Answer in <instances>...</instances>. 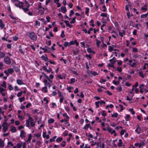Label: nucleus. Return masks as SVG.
Returning a JSON list of instances; mask_svg holds the SVG:
<instances>
[{
	"label": "nucleus",
	"instance_id": "f257e3e1",
	"mask_svg": "<svg viewBox=\"0 0 148 148\" xmlns=\"http://www.w3.org/2000/svg\"><path fill=\"white\" fill-rule=\"evenodd\" d=\"M27 35L29 36L31 40H37V36L33 32H32L30 33H27Z\"/></svg>",
	"mask_w": 148,
	"mask_h": 148
},
{
	"label": "nucleus",
	"instance_id": "f03ea898",
	"mask_svg": "<svg viewBox=\"0 0 148 148\" xmlns=\"http://www.w3.org/2000/svg\"><path fill=\"white\" fill-rule=\"evenodd\" d=\"M4 61L5 62L8 64H10L11 63V60L10 58L8 56L5 57L4 58Z\"/></svg>",
	"mask_w": 148,
	"mask_h": 148
},
{
	"label": "nucleus",
	"instance_id": "7ed1b4c3",
	"mask_svg": "<svg viewBox=\"0 0 148 148\" xmlns=\"http://www.w3.org/2000/svg\"><path fill=\"white\" fill-rule=\"evenodd\" d=\"M2 126L3 127V131L5 132L8 129V123H6V121L2 124Z\"/></svg>",
	"mask_w": 148,
	"mask_h": 148
},
{
	"label": "nucleus",
	"instance_id": "20e7f679",
	"mask_svg": "<svg viewBox=\"0 0 148 148\" xmlns=\"http://www.w3.org/2000/svg\"><path fill=\"white\" fill-rule=\"evenodd\" d=\"M107 130L110 133L112 134L115 133V131L114 130H113L112 128H110L109 127H107Z\"/></svg>",
	"mask_w": 148,
	"mask_h": 148
},
{
	"label": "nucleus",
	"instance_id": "39448f33",
	"mask_svg": "<svg viewBox=\"0 0 148 148\" xmlns=\"http://www.w3.org/2000/svg\"><path fill=\"white\" fill-rule=\"evenodd\" d=\"M25 133L24 130H21V134L20 135V137L22 138H23L25 137Z\"/></svg>",
	"mask_w": 148,
	"mask_h": 148
},
{
	"label": "nucleus",
	"instance_id": "423d86ee",
	"mask_svg": "<svg viewBox=\"0 0 148 148\" xmlns=\"http://www.w3.org/2000/svg\"><path fill=\"white\" fill-rule=\"evenodd\" d=\"M61 12L64 13L66 12V9L65 7L62 6L61 8Z\"/></svg>",
	"mask_w": 148,
	"mask_h": 148
},
{
	"label": "nucleus",
	"instance_id": "0eeeda50",
	"mask_svg": "<svg viewBox=\"0 0 148 148\" xmlns=\"http://www.w3.org/2000/svg\"><path fill=\"white\" fill-rule=\"evenodd\" d=\"M64 22L65 23L66 25L67 26L71 28L72 27V26L69 23V22L67 20H64Z\"/></svg>",
	"mask_w": 148,
	"mask_h": 148
},
{
	"label": "nucleus",
	"instance_id": "6e6552de",
	"mask_svg": "<svg viewBox=\"0 0 148 148\" xmlns=\"http://www.w3.org/2000/svg\"><path fill=\"white\" fill-rule=\"evenodd\" d=\"M43 137L44 138H46L47 139H48L49 138V135H47L46 133L45 132H43Z\"/></svg>",
	"mask_w": 148,
	"mask_h": 148
},
{
	"label": "nucleus",
	"instance_id": "1a4fd4ad",
	"mask_svg": "<svg viewBox=\"0 0 148 148\" xmlns=\"http://www.w3.org/2000/svg\"><path fill=\"white\" fill-rule=\"evenodd\" d=\"M11 127L10 130L12 132H15L16 131V129L15 127L11 126Z\"/></svg>",
	"mask_w": 148,
	"mask_h": 148
},
{
	"label": "nucleus",
	"instance_id": "9d476101",
	"mask_svg": "<svg viewBox=\"0 0 148 148\" xmlns=\"http://www.w3.org/2000/svg\"><path fill=\"white\" fill-rule=\"evenodd\" d=\"M16 82L19 85L24 84V83H23L22 81L20 79L17 80Z\"/></svg>",
	"mask_w": 148,
	"mask_h": 148
},
{
	"label": "nucleus",
	"instance_id": "9b49d317",
	"mask_svg": "<svg viewBox=\"0 0 148 148\" xmlns=\"http://www.w3.org/2000/svg\"><path fill=\"white\" fill-rule=\"evenodd\" d=\"M4 145V143L1 139H0V147H3Z\"/></svg>",
	"mask_w": 148,
	"mask_h": 148
},
{
	"label": "nucleus",
	"instance_id": "f8f14e48",
	"mask_svg": "<svg viewBox=\"0 0 148 148\" xmlns=\"http://www.w3.org/2000/svg\"><path fill=\"white\" fill-rule=\"evenodd\" d=\"M46 57L45 56H44L42 55L41 57V58L43 60H44L45 61H46L48 60V58L47 57V55H45Z\"/></svg>",
	"mask_w": 148,
	"mask_h": 148
},
{
	"label": "nucleus",
	"instance_id": "ddd939ff",
	"mask_svg": "<svg viewBox=\"0 0 148 148\" xmlns=\"http://www.w3.org/2000/svg\"><path fill=\"white\" fill-rule=\"evenodd\" d=\"M5 26L4 24L2 22V21L1 19H0V27L3 29Z\"/></svg>",
	"mask_w": 148,
	"mask_h": 148
},
{
	"label": "nucleus",
	"instance_id": "4468645a",
	"mask_svg": "<svg viewBox=\"0 0 148 148\" xmlns=\"http://www.w3.org/2000/svg\"><path fill=\"white\" fill-rule=\"evenodd\" d=\"M24 1L25 4V6L26 7H27V8H29L30 5L29 2L26 0H25Z\"/></svg>",
	"mask_w": 148,
	"mask_h": 148
},
{
	"label": "nucleus",
	"instance_id": "2eb2a0df",
	"mask_svg": "<svg viewBox=\"0 0 148 148\" xmlns=\"http://www.w3.org/2000/svg\"><path fill=\"white\" fill-rule=\"evenodd\" d=\"M59 1V0H54V2L55 3H56V4L57 5V7L59 8L61 6V4L60 3L58 2Z\"/></svg>",
	"mask_w": 148,
	"mask_h": 148
},
{
	"label": "nucleus",
	"instance_id": "dca6fc26",
	"mask_svg": "<svg viewBox=\"0 0 148 148\" xmlns=\"http://www.w3.org/2000/svg\"><path fill=\"white\" fill-rule=\"evenodd\" d=\"M22 9L25 12H26L29 11V8H27V7L23 8Z\"/></svg>",
	"mask_w": 148,
	"mask_h": 148
},
{
	"label": "nucleus",
	"instance_id": "f3484780",
	"mask_svg": "<svg viewBox=\"0 0 148 148\" xmlns=\"http://www.w3.org/2000/svg\"><path fill=\"white\" fill-rule=\"evenodd\" d=\"M5 56V54L3 52H0V58L4 57Z\"/></svg>",
	"mask_w": 148,
	"mask_h": 148
},
{
	"label": "nucleus",
	"instance_id": "a211bd4d",
	"mask_svg": "<svg viewBox=\"0 0 148 148\" xmlns=\"http://www.w3.org/2000/svg\"><path fill=\"white\" fill-rule=\"evenodd\" d=\"M140 128L139 125L138 124L137 125V127L136 129L135 130V132L137 133L138 134H140V132L138 131V129Z\"/></svg>",
	"mask_w": 148,
	"mask_h": 148
},
{
	"label": "nucleus",
	"instance_id": "6ab92c4d",
	"mask_svg": "<svg viewBox=\"0 0 148 148\" xmlns=\"http://www.w3.org/2000/svg\"><path fill=\"white\" fill-rule=\"evenodd\" d=\"M87 51L89 53H95V52L92 51L90 48L89 47L87 49Z\"/></svg>",
	"mask_w": 148,
	"mask_h": 148
},
{
	"label": "nucleus",
	"instance_id": "aec40b11",
	"mask_svg": "<svg viewBox=\"0 0 148 148\" xmlns=\"http://www.w3.org/2000/svg\"><path fill=\"white\" fill-rule=\"evenodd\" d=\"M119 34L120 36L122 37H123V35L125 34V32L123 30L122 32H121L120 31L119 32Z\"/></svg>",
	"mask_w": 148,
	"mask_h": 148
},
{
	"label": "nucleus",
	"instance_id": "412c9836",
	"mask_svg": "<svg viewBox=\"0 0 148 148\" xmlns=\"http://www.w3.org/2000/svg\"><path fill=\"white\" fill-rule=\"evenodd\" d=\"M63 139L62 137H58L56 139V141L57 142H61Z\"/></svg>",
	"mask_w": 148,
	"mask_h": 148
},
{
	"label": "nucleus",
	"instance_id": "4be33fe9",
	"mask_svg": "<svg viewBox=\"0 0 148 148\" xmlns=\"http://www.w3.org/2000/svg\"><path fill=\"white\" fill-rule=\"evenodd\" d=\"M145 145V143L143 141H141L139 144V148H140L142 146H144Z\"/></svg>",
	"mask_w": 148,
	"mask_h": 148
},
{
	"label": "nucleus",
	"instance_id": "5701e85b",
	"mask_svg": "<svg viewBox=\"0 0 148 148\" xmlns=\"http://www.w3.org/2000/svg\"><path fill=\"white\" fill-rule=\"evenodd\" d=\"M118 115V114L117 113H114V114H112L111 117H114L115 118H116L117 117Z\"/></svg>",
	"mask_w": 148,
	"mask_h": 148
},
{
	"label": "nucleus",
	"instance_id": "b1692460",
	"mask_svg": "<svg viewBox=\"0 0 148 148\" xmlns=\"http://www.w3.org/2000/svg\"><path fill=\"white\" fill-rule=\"evenodd\" d=\"M54 121V120L53 119H50L48 120V122L49 123H53Z\"/></svg>",
	"mask_w": 148,
	"mask_h": 148
},
{
	"label": "nucleus",
	"instance_id": "393cba45",
	"mask_svg": "<svg viewBox=\"0 0 148 148\" xmlns=\"http://www.w3.org/2000/svg\"><path fill=\"white\" fill-rule=\"evenodd\" d=\"M26 126L27 127H29L30 126L29 120H27L26 122Z\"/></svg>",
	"mask_w": 148,
	"mask_h": 148
},
{
	"label": "nucleus",
	"instance_id": "a878e982",
	"mask_svg": "<svg viewBox=\"0 0 148 148\" xmlns=\"http://www.w3.org/2000/svg\"><path fill=\"white\" fill-rule=\"evenodd\" d=\"M133 95H133L130 98H129L128 96H127V97L126 100L127 101H131L133 99L132 97L133 96Z\"/></svg>",
	"mask_w": 148,
	"mask_h": 148
},
{
	"label": "nucleus",
	"instance_id": "bb28decb",
	"mask_svg": "<svg viewBox=\"0 0 148 148\" xmlns=\"http://www.w3.org/2000/svg\"><path fill=\"white\" fill-rule=\"evenodd\" d=\"M127 64L130 65L132 67L135 66L136 64L135 62H134L132 64H129V63H127Z\"/></svg>",
	"mask_w": 148,
	"mask_h": 148
},
{
	"label": "nucleus",
	"instance_id": "cd10ccee",
	"mask_svg": "<svg viewBox=\"0 0 148 148\" xmlns=\"http://www.w3.org/2000/svg\"><path fill=\"white\" fill-rule=\"evenodd\" d=\"M122 144V140L121 139H119V142L118 144V146L119 147L121 146Z\"/></svg>",
	"mask_w": 148,
	"mask_h": 148
},
{
	"label": "nucleus",
	"instance_id": "c85d7f7f",
	"mask_svg": "<svg viewBox=\"0 0 148 148\" xmlns=\"http://www.w3.org/2000/svg\"><path fill=\"white\" fill-rule=\"evenodd\" d=\"M1 85L3 87L5 88L6 87V83L5 82L3 81V84H1Z\"/></svg>",
	"mask_w": 148,
	"mask_h": 148
},
{
	"label": "nucleus",
	"instance_id": "c756f323",
	"mask_svg": "<svg viewBox=\"0 0 148 148\" xmlns=\"http://www.w3.org/2000/svg\"><path fill=\"white\" fill-rule=\"evenodd\" d=\"M139 75L142 78H143L144 77V76L141 71H140L139 72Z\"/></svg>",
	"mask_w": 148,
	"mask_h": 148
},
{
	"label": "nucleus",
	"instance_id": "7c9ffc66",
	"mask_svg": "<svg viewBox=\"0 0 148 148\" xmlns=\"http://www.w3.org/2000/svg\"><path fill=\"white\" fill-rule=\"evenodd\" d=\"M9 73H12L14 72V70L12 69H8Z\"/></svg>",
	"mask_w": 148,
	"mask_h": 148
},
{
	"label": "nucleus",
	"instance_id": "2f4dec72",
	"mask_svg": "<svg viewBox=\"0 0 148 148\" xmlns=\"http://www.w3.org/2000/svg\"><path fill=\"white\" fill-rule=\"evenodd\" d=\"M113 47H112L111 46H108V50L109 51L111 52L113 50Z\"/></svg>",
	"mask_w": 148,
	"mask_h": 148
},
{
	"label": "nucleus",
	"instance_id": "473e14b6",
	"mask_svg": "<svg viewBox=\"0 0 148 148\" xmlns=\"http://www.w3.org/2000/svg\"><path fill=\"white\" fill-rule=\"evenodd\" d=\"M130 116L129 114H127L126 116L125 120L126 121H128L130 120Z\"/></svg>",
	"mask_w": 148,
	"mask_h": 148
},
{
	"label": "nucleus",
	"instance_id": "72a5a7b5",
	"mask_svg": "<svg viewBox=\"0 0 148 148\" xmlns=\"http://www.w3.org/2000/svg\"><path fill=\"white\" fill-rule=\"evenodd\" d=\"M75 18H76V17H73L72 18V21H71L70 22V23H74L75 21Z\"/></svg>",
	"mask_w": 148,
	"mask_h": 148
},
{
	"label": "nucleus",
	"instance_id": "f704fd0d",
	"mask_svg": "<svg viewBox=\"0 0 148 148\" xmlns=\"http://www.w3.org/2000/svg\"><path fill=\"white\" fill-rule=\"evenodd\" d=\"M66 142L64 141H63L62 143H61V145L63 147H64L65 146Z\"/></svg>",
	"mask_w": 148,
	"mask_h": 148
},
{
	"label": "nucleus",
	"instance_id": "c9c22d12",
	"mask_svg": "<svg viewBox=\"0 0 148 148\" xmlns=\"http://www.w3.org/2000/svg\"><path fill=\"white\" fill-rule=\"evenodd\" d=\"M25 99V98L24 97H22L20 98H19V101L20 102H22L23 101H24Z\"/></svg>",
	"mask_w": 148,
	"mask_h": 148
},
{
	"label": "nucleus",
	"instance_id": "e433bc0d",
	"mask_svg": "<svg viewBox=\"0 0 148 148\" xmlns=\"http://www.w3.org/2000/svg\"><path fill=\"white\" fill-rule=\"evenodd\" d=\"M107 14L106 13H102L100 15L101 16L105 17H107Z\"/></svg>",
	"mask_w": 148,
	"mask_h": 148
},
{
	"label": "nucleus",
	"instance_id": "4c0bfd02",
	"mask_svg": "<svg viewBox=\"0 0 148 148\" xmlns=\"http://www.w3.org/2000/svg\"><path fill=\"white\" fill-rule=\"evenodd\" d=\"M101 113L102 114V115L104 116H105L106 115V114L105 113V111L104 110L101 112Z\"/></svg>",
	"mask_w": 148,
	"mask_h": 148
},
{
	"label": "nucleus",
	"instance_id": "58836bf2",
	"mask_svg": "<svg viewBox=\"0 0 148 148\" xmlns=\"http://www.w3.org/2000/svg\"><path fill=\"white\" fill-rule=\"evenodd\" d=\"M113 83L115 85H118L119 83V81H117L116 82L115 80H114L113 81Z\"/></svg>",
	"mask_w": 148,
	"mask_h": 148
},
{
	"label": "nucleus",
	"instance_id": "ea45409f",
	"mask_svg": "<svg viewBox=\"0 0 148 148\" xmlns=\"http://www.w3.org/2000/svg\"><path fill=\"white\" fill-rule=\"evenodd\" d=\"M129 110L132 112V114H135V112L134 111L133 109H129Z\"/></svg>",
	"mask_w": 148,
	"mask_h": 148
},
{
	"label": "nucleus",
	"instance_id": "a19ab883",
	"mask_svg": "<svg viewBox=\"0 0 148 148\" xmlns=\"http://www.w3.org/2000/svg\"><path fill=\"white\" fill-rule=\"evenodd\" d=\"M73 87H69L67 88V90H69V92H71V91L70 90L71 89H73Z\"/></svg>",
	"mask_w": 148,
	"mask_h": 148
},
{
	"label": "nucleus",
	"instance_id": "79ce46f5",
	"mask_svg": "<svg viewBox=\"0 0 148 148\" xmlns=\"http://www.w3.org/2000/svg\"><path fill=\"white\" fill-rule=\"evenodd\" d=\"M42 90H44L45 91V92H47V86H45L42 88Z\"/></svg>",
	"mask_w": 148,
	"mask_h": 148
},
{
	"label": "nucleus",
	"instance_id": "37998d69",
	"mask_svg": "<svg viewBox=\"0 0 148 148\" xmlns=\"http://www.w3.org/2000/svg\"><path fill=\"white\" fill-rule=\"evenodd\" d=\"M101 42L97 40H96V44L98 47L99 46V44L101 43Z\"/></svg>",
	"mask_w": 148,
	"mask_h": 148
},
{
	"label": "nucleus",
	"instance_id": "c03bdc74",
	"mask_svg": "<svg viewBox=\"0 0 148 148\" xmlns=\"http://www.w3.org/2000/svg\"><path fill=\"white\" fill-rule=\"evenodd\" d=\"M32 138V136L31 134H30L28 136V139L27 140V141L29 142L30 141Z\"/></svg>",
	"mask_w": 148,
	"mask_h": 148
},
{
	"label": "nucleus",
	"instance_id": "a18cd8bd",
	"mask_svg": "<svg viewBox=\"0 0 148 148\" xmlns=\"http://www.w3.org/2000/svg\"><path fill=\"white\" fill-rule=\"evenodd\" d=\"M86 11H85V14H86L87 16H88V12L89 11V9L88 8H86Z\"/></svg>",
	"mask_w": 148,
	"mask_h": 148
},
{
	"label": "nucleus",
	"instance_id": "49530a36",
	"mask_svg": "<svg viewBox=\"0 0 148 148\" xmlns=\"http://www.w3.org/2000/svg\"><path fill=\"white\" fill-rule=\"evenodd\" d=\"M125 132L126 131L125 130H122L120 132V134L121 135H122L124 134Z\"/></svg>",
	"mask_w": 148,
	"mask_h": 148
},
{
	"label": "nucleus",
	"instance_id": "de8ad7c7",
	"mask_svg": "<svg viewBox=\"0 0 148 148\" xmlns=\"http://www.w3.org/2000/svg\"><path fill=\"white\" fill-rule=\"evenodd\" d=\"M16 146L18 148H21L22 147V145L21 144L18 143H17Z\"/></svg>",
	"mask_w": 148,
	"mask_h": 148
},
{
	"label": "nucleus",
	"instance_id": "09e8293b",
	"mask_svg": "<svg viewBox=\"0 0 148 148\" xmlns=\"http://www.w3.org/2000/svg\"><path fill=\"white\" fill-rule=\"evenodd\" d=\"M90 123L88 124H86V125L87 126V128L88 129V127H89L90 129L91 130L92 129V127L90 126Z\"/></svg>",
	"mask_w": 148,
	"mask_h": 148
},
{
	"label": "nucleus",
	"instance_id": "8fccbe9b",
	"mask_svg": "<svg viewBox=\"0 0 148 148\" xmlns=\"http://www.w3.org/2000/svg\"><path fill=\"white\" fill-rule=\"evenodd\" d=\"M132 51L134 52H137L138 51V49L136 48H132Z\"/></svg>",
	"mask_w": 148,
	"mask_h": 148
},
{
	"label": "nucleus",
	"instance_id": "3c124183",
	"mask_svg": "<svg viewBox=\"0 0 148 148\" xmlns=\"http://www.w3.org/2000/svg\"><path fill=\"white\" fill-rule=\"evenodd\" d=\"M22 91H21L20 92L18 93L17 94V96L18 97H20L21 96L22 93Z\"/></svg>",
	"mask_w": 148,
	"mask_h": 148
},
{
	"label": "nucleus",
	"instance_id": "603ef678",
	"mask_svg": "<svg viewBox=\"0 0 148 148\" xmlns=\"http://www.w3.org/2000/svg\"><path fill=\"white\" fill-rule=\"evenodd\" d=\"M45 50H44V51L43 52L44 53H45V52H47V49H50L49 47H48L47 46H45Z\"/></svg>",
	"mask_w": 148,
	"mask_h": 148
},
{
	"label": "nucleus",
	"instance_id": "864d4df0",
	"mask_svg": "<svg viewBox=\"0 0 148 148\" xmlns=\"http://www.w3.org/2000/svg\"><path fill=\"white\" fill-rule=\"evenodd\" d=\"M106 79H101V80L99 81V82L101 83H102L103 82H106Z\"/></svg>",
	"mask_w": 148,
	"mask_h": 148
},
{
	"label": "nucleus",
	"instance_id": "5fc2aeb1",
	"mask_svg": "<svg viewBox=\"0 0 148 148\" xmlns=\"http://www.w3.org/2000/svg\"><path fill=\"white\" fill-rule=\"evenodd\" d=\"M29 119L28 120H29V121H34L33 119L31 117L30 115H28Z\"/></svg>",
	"mask_w": 148,
	"mask_h": 148
},
{
	"label": "nucleus",
	"instance_id": "6e6d98bb",
	"mask_svg": "<svg viewBox=\"0 0 148 148\" xmlns=\"http://www.w3.org/2000/svg\"><path fill=\"white\" fill-rule=\"evenodd\" d=\"M29 119L28 120H29V121H34L33 119L31 117L30 115H28Z\"/></svg>",
	"mask_w": 148,
	"mask_h": 148
},
{
	"label": "nucleus",
	"instance_id": "4d7b16f0",
	"mask_svg": "<svg viewBox=\"0 0 148 148\" xmlns=\"http://www.w3.org/2000/svg\"><path fill=\"white\" fill-rule=\"evenodd\" d=\"M75 80L74 78H72L71 79L70 83L71 84L73 83L74 82H75Z\"/></svg>",
	"mask_w": 148,
	"mask_h": 148
},
{
	"label": "nucleus",
	"instance_id": "13d9d810",
	"mask_svg": "<svg viewBox=\"0 0 148 148\" xmlns=\"http://www.w3.org/2000/svg\"><path fill=\"white\" fill-rule=\"evenodd\" d=\"M117 70L119 72H121L122 71V68L121 67H118L117 68Z\"/></svg>",
	"mask_w": 148,
	"mask_h": 148
},
{
	"label": "nucleus",
	"instance_id": "bf43d9fd",
	"mask_svg": "<svg viewBox=\"0 0 148 148\" xmlns=\"http://www.w3.org/2000/svg\"><path fill=\"white\" fill-rule=\"evenodd\" d=\"M61 37L62 38H64L65 37V34H64V31H62V34L61 35Z\"/></svg>",
	"mask_w": 148,
	"mask_h": 148
},
{
	"label": "nucleus",
	"instance_id": "052dcab7",
	"mask_svg": "<svg viewBox=\"0 0 148 148\" xmlns=\"http://www.w3.org/2000/svg\"><path fill=\"white\" fill-rule=\"evenodd\" d=\"M99 101H98L96 102L95 103L96 106L97 108H99Z\"/></svg>",
	"mask_w": 148,
	"mask_h": 148
},
{
	"label": "nucleus",
	"instance_id": "680f3d73",
	"mask_svg": "<svg viewBox=\"0 0 148 148\" xmlns=\"http://www.w3.org/2000/svg\"><path fill=\"white\" fill-rule=\"evenodd\" d=\"M34 135L37 138H39L40 136V134L39 133H36Z\"/></svg>",
	"mask_w": 148,
	"mask_h": 148
},
{
	"label": "nucleus",
	"instance_id": "e2e57ef3",
	"mask_svg": "<svg viewBox=\"0 0 148 148\" xmlns=\"http://www.w3.org/2000/svg\"><path fill=\"white\" fill-rule=\"evenodd\" d=\"M69 44V43L68 42H64V46L65 47H66Z\"/></svg>",
	"mask_w": 148,
	"mask_h": 148
},
{
	"label": "nucleus",
	"instance_id": "0e129e2a",
	"mask_svg": "<svg viewBox=\"0 0 148 148\" xmlns=\"http://www.w3.org/2000/svg\"><path fill=\"white\" fill-rule=\"evenodd\" d=\"M74 14V12H73V10H71L70 11V13L69 14V16H71Z\"/></svg>",
	"mask_w": 148,
	"mask_h": 148
},
{
	"label": "nucleus",
	"instance_id": "69168bd1",
	"mask_svg": "<svg viewBox=\"0 0 148 148\" xmlns=\"http://www.w3.org/2000/svg\"><path fill=\"white\" fill-rule=\"evenodd\" d=\"M38 9H42V8L41 3H38Z\"/></svg>",
	"mask_w": 148,
	"mask_h": 148
},
{
	"label": "nucleus",
	"instance_id": "338daca9",
	"mask_svg": "<svg viewBox=\"0 0 148 148\" xmlns=\"http://www.w3.org/2000/svg\"><path fill=\"white\" fill-rule=\"evenodd\" d=\"M93 29V28L92 27L90 28L89 29L87 33L88 34H90V31H92Z\"/></svg>",
	"mask_w": 148,
	"mask_h": 148
},
{
	"label": "nucleus",
	"instance_id": "774afa93",
	"mask_svg": "<svg viewBox=\"0 0 148 148\" xmlns=\"http://www.w3.org/2000/svg\"><path fill=\"white\" fill-rule=\"evenodd\" d=\"M15 125H18L20 124V122L18 121H15Z\"/></svg>",
	"mask_w": 148,
	"mask_h": 148
}]
</instances>
